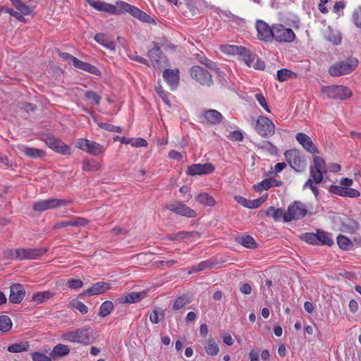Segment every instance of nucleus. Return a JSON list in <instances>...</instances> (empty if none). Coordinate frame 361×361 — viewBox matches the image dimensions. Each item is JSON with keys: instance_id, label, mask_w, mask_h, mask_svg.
<instances>
[{"instance_id": "obj_61", "label": "nucleus", "mask_w": 361, "mask_h": 361, "mask_svg": "<svg viewBox=\"0 0 361 361\" xmlns=\"http://www.w3.org/2000/svg\"><path fill=\"white\" fill-rule=\"evenodd\" d=\"M304 238L307 243L312 245H318V237L317 233H306Z\"/></svg>"}, {"instance_id": "obj_6", "label": "nucleus", "mask_w": 361, "mask_h": 361, "mask_svg": "<svg viewBox=\"0 0 361 361\" xmlns=\"http://www.w3.org/2000/svg\"><path fill=\"white\" fill-rule=\"evenodd\" d=\"M75 147L95 157L102 155L106 151V147L104 145L86 138L77 139Z\"/></svg>"}, {"instance_id": "obj_41", "label": "nucleus", "mask_w": 361, "mask_h": 361, "mask_svg": "<svg viewBox=\"0 0 361 361\" xmlns=\"http://www.w3.org/2000/svg\"><path fill=\"white\" fill-rule=\"evenodd\" d=\"M337 244L342 250H348L353 247L350 239L345 235H339L337 237Z\"/></svg>"}, {"instance_id": "obj_52", "label": "nucleus", "mask_w": 361, "mask_h": 361, "mask_svg": "<svg viewBox=\"0 0 361 361\" xmlns=\"http://www.w3.org/2000/svg\"><path fill=\"white\" fill-rule=\"evenodd\" d=\"M32 361H52L51 355L47 356L41 352H33L30 353Z\"/></svg>"}, {"instance_id": "obj_40", "label": "nucleus", "mask_w": 361, "mask_h": 361, "mask_svg": "<svg viewBox=\"0 0 361 361\" xmlns=\"http://www.w3.org/2000/svg\"><path fill=\"white\" fill-rule=\"evenodd\" d=\"M12 327V322L11 318L7 315L0 316V331L6 333Z\"/></svg>"}, {"instance_id": "obj_31", "label": "nucleus", "mask_w": 361, "mask_h": 361, "mask_svg": "<svg viewBox=\"0 0 361 361\" xmlns=\"http://www.w3.org/2000/svg\"><path fill=\"white\" fill-rule=\"evenodd\" d=\"M70 353V348L63 344H57L55 345L50 353V355L52 359H55L58 357H63L65 355H67Z\"/></svg>"}, {"instance_id": "obj_59", "label": "nucleus", "mask_w": 361, "mask_h": 361, "mask_svg": "<svg viewBox=\"0 0 361 361\" xmlns=\"http://www.w3.org/2000/svg\"><path fill=\"white\" fill-rule=\"evenodd\" d=\"M267 194L264 196H262L257 199L250 200V209H256L258 208L261 204H262L267 199Z\"/></svg>"}, {"instance_id": "obj_35", "label": "nucleus", "mask_w": 361, "mask_h": 361, "mask_svg": "<svg viewBox=\"0 0 361 361\" xmlns=\"http://www.w3.org/2000/svg\"><path fill=\"white\" fill-rule=\"evenodd\" d=\"M192 298L189 295H182L179 296L176 300L175 301L173 305V310H178L183 307H185L186 305L191 302Z\"/></svg>"}, {"instance_id": "obj_60", "label": "nucleus", "mask_w": 361, "mask_h": 361, "mask_svg": "<svg viewBox=\"0 0 361 361\" xmlns=\"http://www.w3.org/2000/svg\"><path fill=\"white\" fill-rule=\"evenodd\" d=\"M4 257L9 259L19 260L18 257V249H8L4 252Z\"/></svg>"}, {"instance_id": "obj_49", "label": "nucleus", "mask_w": 361, "mask_h": 361, "mask_svg": "<svg viewBox=\"0 0 361 361\" xmlns=\"http://www.w3.org/2000/svg\"><path fill=\"white\" fill-rule=\"evenodd\" d=\"M352 20L357 27L361 29V6L357 7L353 12Z\"/></svg>"}, {"instance_id": "obj_54", "label": "nucleus", "mask_w": 361, "mask_h": 361, "mask_svg": "<svg viewBox=\"0 0 361 361\" xmlns=\"http://www.w3.org/2000/svg\"><path fill=\"white\" fill-rule=\"evenodd\" d=\"M5 12L9 13L11 16H13L23 23H27V19L19 11H16L13 8L6 7V8H5Z\"/></svg>"}, {"instance_id": "obj_27", "label": "nucleus", "mask_w": 361, "mask_h": 361, "mask_svg": "<svg viewBox=\"0 0 361 361\" xmlns=\"http://www.w3.org/2000/svg\"><path fill=\"white\" fill-rule=\"evenodd\" d=\"M94 39L100 45L104 47L105 48L115 51L116 50V44L114 42L110 40L105 34L103 33H97L94 35Z\"/></svg>"}, {"instance_id": "obj_64", "label": "nucleus", "mask_w": 361, "mask_h": 361, "mask_svg": "<svg viewBox=\"0 0 361 361\" xmlns=\"http://www.w3.org/2000/svg\"><path fill=\"white\" fill-rule=\"evenodd\" d=\"M59 55L61 59H63L64 61H69L70 63L73 66L74 60L76 59V57L73 56L71 54L66 53V52H59Z\"/></svg>"}, {"instance_id": "obj_45", "label": "nucleus", "mask_w": 361, "mask_h": 361, "mask_svg": "<svg viewBox=\"0 0 361 361\" xmlns=\"http://www.w3.org/2000/svg\"><path fill=\"white\" fill-rule=\"evenodd\" d=\"M221 50L228 54H240V52L243 50V47L226 44L221 46Z\"/></svg>"}, {"instance_id": "obj_56", "label": "nucleus", "mask_w": 361, "mask_h": 361, "mask_svg": "<svg viewBox=\"0 0 361 361\" xmlns=\"http://www.w3.org/2000/svg\"><path fill=\"white\" fill-rule=\"evenodd\" d=\"M9 288L10 293H26V291H29L20 283H13Z\"/></svg>"}, {"instance_id": "obj_17", "label": "nucleus", "mask_w": 361, "mask_h": 361, "mask_svg": "<svg viewBox=\"0 0 361 361\" xmlns=\"http://www.w3.org/2000/svg\"><path fill=\"white\" fill-rule=\"evenodd\" d=\"M214 169V166L211 163L195 164L188 167L186 173L188 176L207 175L213 173Z\"/></svg>"}, {"instance_id": "obj_57", "label": "nucleus", "mask_w": 361, "mask_h": 361, "mask_svg": "<svg viewBox=\"0 0 361 361\" xmlns=\"http://www.w3.org/2000/svg\"><path fill=\"white\" fill-rule=\"evenodd\" d=\"M85 96L87 99L92 100L97 105L100 104L102 97L94 91H87L85 92Z\"/></svg>"}, {"instance_id": "obj_34", "label": "nucleus", "mask_w": 361, "mask_h": 361, "mask_svg": "<svg viewBox=\"0 0 361 361\" xmlns=\"http://www.w3.org/2000/svg\"><path fill=\"white\" fill-rule=\"evenodd\" d=\"M297 77V73L287 68H282L277 71V79L280 82H284L290 78L295 79Z\"/></svg>"}, {"instance_id": "obj_47", "label": "nucleus", "mask_w": 361, "mask_h": 361, "mask_svg": "<svg viewBox=\"0 0 361 361\" xmlns=\"http://www.w3.org/2000/svg\"><path fill=\"white\" fill-rule=\"evenodd\" d=\"M161 51L160 47L158 46V43L155 44V46L149 50L148 56L152 61H154L155 62H159L161 56Z\"/></svg>"}, {"instance_id": "obj_15", "label": "nucleus", "mask_w": 361, "mask_h": 361, "mask_svg": "<svg viewBox=\"0 0 361 361\" xmlns=\"http://www.w3.org/2000/svg\"><path fill=\"white\" fill-rule=\"evenodd\" d=\"M45 143L50 149L55 152L59 153L63 155H71V147L65 144L62 140L56 138L54 136H47L45 140Z\"/></svg>"}, {"instance_id": "obj_36", "label": "nucleus", "mask_w": 361, "mask_h": 361, "mask_svg": "<svg viewBox=\"0 0 361 361\" xmlns=\"http://www.w3.org/2000/svg\"><path fill=\"white\" fill-rule=\"evenodd\" d=\"M285 212L281 208H275L274 207H269L265 211V215L267 216L272 217L274 221H279L281 217L283 218V214Z\"/></svg>"}, {"instance_id": "obj_9", "label": "nucleus", "mask_w": 361, "mask_h": 361, "mask_svg": "<svg viewBox=\"0 0 361 361\" xmlns=\"http://www.w3.org/2000/svg\"><path fill=\"white\" fill-rule=\"evenodd\" d=\"M255 129L257 134L264 137H270L275 133V126L269 118L259 116L255 123Z\"/></svg>"}, {"instance_id": "obj_44", "label": "nucleus", "mask_w": 361, "mask_h": 361, "mask_svg": "<svg viewBox=\"0 0 361 361\" xmlns=\"http://www.w3.org/2000/svg\"><path fill=\"white\" fill-rule=\"evenodd\" d=\"M28 348V343H13L8 346V351L10 353H21L27 351Z\"/></svg>"}, {"instance_id": "obj_5", "label": "nucleus", "mask_w": 361, "mask_h": 361, "mask_svg": "<svg viewBox=\"0 0 361 361\" xmlns=\"http://www.w3.org/2000/svg\"><path fill=\"white\" fill-rule=\"evenodd\" d=\"M72 202L71 199L49 198L35 202L32 208L35 212H43L48 209L68 206Z\"/></svg>"}, {"instance_id": "obj_33", "label": "nucleus", "mask_w": 361, "mask_h": 361, "mask_svg": "<svg viewBox=\"0 0 361 361\" xmlns=\"http://www.w3.org/2000/svg\"><path fill=\"white\" fill-rule=\"evenodd\" d=\"M195 200L206 207H213L216 204L215 199L207 192H202L195 197Z\"/></svg>"}, {"instance_id": "obj_1", "label": "nucleus", "mask_w": 361, "mask_h": 361, "mask_svg": "<svg viewBox=\"0 0 361 361\" xmlns=\"http://www.w3.org/2000/svg\"><path fill=\"white\" fill-rule=\"evenodd\" d=\"M85 1L93 8L98 11H102L111 15L116 16L129 13L130 15L138 19L142 23H146L149 24L155 23V20L149 15L142 11L139 8L123 1H116L115 4H111L102 1Z\"/></svg>"}, {"instance_id": "obj_20", "label": "nucleus", "mask_w": 361, "mask_h": 361, "mask_svg": "<svg viewBox=\"0 0 361 361\" xmlns=\"http://www.w3.org/2000/svg\"><path fill=\"white\" fill-rule=\"evenodd\" d=\"M163 78L170 87L171 90H175L179 83L180 75L178 68L165 69L163 72Z\"/></svg>"}, {"instance_id": "obj_25", "label": "nucleus", "mask_w": 361, "mask_h": 361, "mask_svg": "<svg viewBox=\"0 0 361 361\" xmlns=\"http://www.w3.org/2000/svg\"><path fill=\"white\" fill-rule=\"evenodd\" d=\"M200 237V234L197 231H179L175 233L167 235L165 238L172 241H180L181 240L190 238Z\"/></svg>"}, {"instance_id": "obj_4", "label": "nucleus", "mask_w": 361, "mask_h": 361, "mask_svg": "<svg viewBox=\"0 0 361 361\" xmlns=\"http://www.w3.org/2000/svg\"><path fill=\"white\" fill-rule=\"evenodd\" d=\"M322 92L329 99L335 100H345L352 97V91L343 85H330L323 87Z\"/></svg>"}, {"instance_id": "obj_29", "label": "nucleus", "mask_w": 361, "mask_h": 361, "mask_svg": "<svg viewBox=\"0 0 361 361\" xmlns=\"http://www.w3.org/2000/svg\"><path fill=\"white\" fill-rule=\"evenodd\" d=\"M326 40L332 43L334 45H338L341 43V35L338 30H334L329 27L325 34Z\"/></svg>"}, {"instance_id": "obj_37", "label": "nucleus", "mask_w": 361, "mask_h": 361, "mask_svg": "<svg viewBox=\"0 0 361 361\" xmlns=\"http://www.w3.org/2000/svg\"><path fill=\"white\" fill-rule=\"evenodd\" d=\"M243 57V61L248 67H251V64L257 59V55L243 47V50L240 54Z\"/></svg>"}, {"instance_id": "obj_53", "label": "nucleus", "mask_w": 361, "mask_h": 361, "mask_svg": "<svg viewBox=\"0 0 361 361\" xmlns=\"http://www.w3.org/2000/svg\"><path fill=\"white\" fill-rule=\"evenodd\" d=\"M70 305L73 307L78 310L82 314H86L88 312L87 307L83 304L82 302L77 300H73Z\"/></svg>"}, {"instance_id": "obj_21", "label": "nucleus", "mask_w": 361, "mask_h": 361, "mask_svg": "<svg viewBox=\"0 0 361 361\" xmlns=\"http://www.w3.org/2000/svg\"><path fill=\"white\" fill-rule=\"evenodd\" d=\"M88 223V220L80 216H74L68 221H60L56 222L54 226V229H60L68 226L80 227L85 226Z\"/></svg>"}, {"instance_id": "obj_55", "label": "nucleus", "mask_w": 361, "mask_h": 361, "mask_svg": "<svg viewBox=\"0 0 361 361\" xmlns=\"http://www.w3.org/2000/svg\"><path fill=\"white\" fill-rule=\"evenodd\" d=\"M196 59L199 61L200 63L206 66L209 68H214L215 67V64L213 61L207 59L205 56H201L199 54H195Z\"/></svg>"}, {"instance_id": "obj_11", "label": "nucleus", "mask_w": 361, "mask_h": 361, "mask_svg": "<svg viewBox=\"0 0 361 361\" xmlns=\"http://www.w3.org/2000/svg\"><path fill=\"white\" fill-rule=\"evenodd\" d=\"M257 38L265 43H271L274 41V24L269 26L262 20H257L255 23Z\"/></svg>"}, {"instance_id": "obj_24", "label": "nucleus", "mask_w": 361, "mask_h": 361, "mask_svg": "<svg viewBox=\"0 0 361 361\" xmlns=\"http://www.w3.org/2000/svg\"><path fill=\"white\" fill-rule=\"evenodd\" d=\"M73 66L96 75H99L101 74L100 71L96 66L89 63L80 61L77 58L74 60Z\"/></svg>"}, {"instance_id": "obj_46", "label": "nucleus", "mask_w": 361, "mask_h": 361, "mask_svg": "<svg viewBox=\"0 0 361 361\" xmlns=\"http://www.w3.org/2000/svg\"><path fill=\"white\" fill-rule=\"evenodd\" d=\"M143 295H125L118 299L121 303H135L141 300Z\"/></svg>"}, {"instance_id": "obj_50", "label": "nucleus", "mask_w": 361, "mask_h": 361, "mask_svg": "<svg viewBox=\"0 0 361 361\" xmlns=\"http://www.w3.org/2000/svg\"><path fill=\"white\" fill-rule=\"evenodd\" d=\"M65 285L71 290H77L82 286L83 283L80 279H68Z\"/></svg>"}, {"instance_id": "obj_10", "label": "nucleus", "mask_w": 361, "mask_h": 361, "mask_svg": "<svg viewBox=\"0 0 361 361\" xmlns=\"http://www.w3.org/2000/svg\"><path fill=\"white\" fill-rule=\"evenodd\" d=\"M295 39L294 31L282 24H274V40L279 43H290Z\"/></svg>"}, {"instance_id": "obj_51", "label": "nucleus", "mask_w": 361, "mask_h": 361, "mask_svg": "<svg viewBox=\"0 0 361 361\" xmlns=\"http://www.w3.org/2000/svg\"><path fill=\"white\" fill-rule=\"evenodd\" d=\"M98 126L99 128H101L102 129H104L105 130L110 131V132L121 133L123 131V129L121 127L113 126L111 124H109L106 123H99Z\"/></svg>"}, {"instance_id": "obj_23", "label": "nucleus", "mask_w": 361, "mask_h": 361, "mask_svg": "<svg viewBox=\"0 0 361 361\" xmlns=\"http://www.w3.org/2000/svg\"><path fill=\"white\" fill-rule=\"evenodd\" d=\"M282 185L281 180H278L274 178H266L261 182L257 183L253 185V189L256 192H262L267 190L272 187H278Z\"/></svg>"}, {"instance_id": "obj_13", "label": "nucleus", "mask_w": 361, "mask_h": 361, "mask_svg": "<svg viewBox=\"0 0 361 361\" xmlns=\"http://www.w3.org/2000/svg\"><path fill=\"white\" fill-rule=\"evenodd\" d=\"M190 75L202 85L209 87L213 83L210 73L199 66H192L190 69Z\"/></svg>"}, {"instance_id": "obj_7", "label": "nucleus", "mask_w": 361, "mask_h": 361, "mask_svg": "<svg viewBox=\"0 0 361 361\" xmlns=\"http://www.w3.org/2000/svg\"><path fill=\"white\" fill-rule=\"evenodd\" d=\"M307 209L305 205L299 201H295L290 204L286 212L283 214V221L289 222L305 217L307 215Z\"/></svg>"}, {"instance_id": "obj_28", "label": "nucleus", "mask_w": 361, "mask_h": 361, "mask_svg": "<svg viewBox=\"0 0 361 361\" xmlns=\"http://www.w3.org/2000/svg\"><path fill=\"white\" fill-rule=\"evenodd\" d=\"M111 285L108 282L99 281L86 290L85 293H104L111 290Z\"/></svg>"}, {"instance_id": "obj_30", "label": "nucleus", "mask_w": 361, "mask_h": 361, "mask_svg": "<svg viewBox=\"0 0 361 361\" xmlns=\"http://www.w3.org/2000/svg\"><path fill=\"white\" fill-rule=\"evenodd\" d=\"M204 118L211 124H219L222 121L221 114L214 109L207 110L204 114Z\"/></svg>"}, {"instance_id": "obj_12", "label": "nucleus", "mask_w": 361, "mask_h": 361, "mask_svg": "<svg viewBox=\"0 0 361 361\" xmlns=\"http://www.w3.org/2000/svg\"><path fill=\"white\" fill-rule=\"evenodd\" d=\"M314 165L310 167V175L316 183L322 181L324 175L326 173L327 169L324 160L316 154L313 155Z\"/></svg>"}, {"instance_id": "obj_42", "label": "nucleus", "mask_w": 361, "mask_h": 361, "mask_svg": "<svg viewBox=\"0 0 361 361\" xmlns=\"http://www.w3.org/2000/svg\"><path fill=\"white\" fill-rule=\"evenodd\" d=\"M114 305L112 302L106 300L104 302L99 309V315L102 317H105L109 315L113 310Z\"/></svg>"}, {"instance_id": "obj_3", "label": "nucleus", "mask_w": 361, "mask_h": 361, "mask_svg": "<svg viewBox=\"0 0 361 361\" xmlns=\"http://www.w3.org/2000/svg\"><path fill=\"white\" fill-rule=\"evenodd\" d=\"M359 61L355 57H349L342 61H337L329 68L331 76L338 77L352 73L358 66Z\"/></svg>"}, {"instance_id": "obj_16", "label": "nucleus", "mask_w": 361, "mask_h": 361, "mask_svg": "<svg viewBox=\"0 0 361 361\" xmlns=\"http://www.w3.org/2000/svg\"><path fill=\"white\" fill-rule=\"evenodd\" d=\"M47 251L46 247L19 248L18 249V257L19 260L37 259L45 255Z\"/></svg>"}, {"instance_id": "obj_39", "label": "nucleus", "mask_w": 361, "mask_h": 361, "mask_svg": "<svg viewBox=\"0 0 361 361\" xmlns=\"http://www.w3.org/2000/svg\"><path fill=\"white\" fill-rule=\"evenodd\" d=\"M317 235L318 237V245H327L329 246L333 245L334 242L328 233L319 230L317 231Z\"/></svg>"}, {"instance_id": "obj_26", "label": "nucleus", "mask_w": 361, "mask_h": 361, "mask_svg": "<svg viewBox=\"0 0 361 361\" xmlns=\"http://www.w3.org/2000/svg\"><path fill=\"white\" fill-rule=\"evenodd\" d=\"M101 168V164L94 159L85 158L82 161V170L84 172L97 171Z\"/></svg>"}, {"instance_id": "obj_63", "label": "nucleus", "mask_w": 361, "mask_h": 361, "mask_svg": "<svg viewBox=\"0 0 361 361\" xmlns=\"http://www.w3.org/2000/svg\"><path fill=\"white\" fill-rule=\"evenodd\" d=\"M251 67L256 70L263 71L265 68L264 61L257 56V59L251 64Z\"/></svg>"}, {"instance_id": "obj_14", "label": "nucleus", "mask_w": 361, "mask_h": 361, "mask_svg": "<svg viewBox=\"0 0 361 361\" xmlns=\"http://www.w3.org/2000/svg\"><path fill=\"white\" fill-rule=\"evenodd\" d=\"M166 209L180 216L188 218H195L197 212L180 201H172L166 205Z\"/></svg>"}, {"instance_id": "obj_18", "label": "nucleus", "mask_w": 361, "mask_h": 361, "mask_svg": "<svg viewBox=\"0 0 361 361\" xmlns=\"http://www.w3.org/2000/svg\"><path fill=\"white\" fill-rule=\"evenodd\" d=\"M298 142L302 145L304 149L312 155L319 154V150L310 137L303 133H298L295 135Z\"/></svg>"}, {"instance_id": "obj_22", "label": "nucleus", "mask_w": 361, "mask_h": 361, "mask_svg": "<svg viewBox=\"0 0 361 361\" xmlns=\"http://www.w3.org/2000/svg\"><path fill=\"white\" fill-rule=\"evenodd\" d=\"M16 150L18 152L23 153L25 155L33 159L44 157L45 154V152L42 149L30 147L23 145H17Z\"/></svg>"}, {"instance_id": "obj_8", "label": "nucleus", "mask_w": 361, "mask_h": 361, "mask_svg": "<svg viewBox=\"0 0 361 361\" xmlns=\"http://www.w3.org/2000/svg\"><path fill=\"white\" fill-rule=\"evenodd\" d=\"M285 159L288 165L296 172H302L305 167V161L298 149H291L284 152Z\"/></svg>"}, {"instance_id": "obj_19", "label": "nucleus", "mask_w": 361, "mask_h": 361, "mask_svg": "<svg viewBox=\"0 0 361 361\" xmlns=\"http://www.w3.org/2000/svg\"><path fill=\"white\" fill-rule=\"evenodd\" d=\"M329 191L336 195L343 197H358L360 195L357 190L351 188H345L341 185H331L329 188Z\"/></svg>"}, {"instance_id": "obj_62", "label": "nucleus", "mask_w": 361, "mask_h": 361, "mask_svg": "<svg viewBox=\"0 0 361 361\" xmlns=\"http://www.w3.org/2000/svg\"><path fill=\"white\" fill-rule=\"evenodd\" d=\"M234 200L243 207L250 209V200L240 195L235 196Z\"/></svg>"}, {"instance_id": "obj_48", "label": "nucleus", "mask_w": 361, "mask_h": 361, "mask_svg": "<svg viewBox=\"0 0 361 361\" xmlns=\"http://www.w3.org/2000/svg\"><path fill=\"white\" fill-rule=\"evenodd\" d=\"M205 350L211 355H217L219 350L218 344L212 339L208 341L207 345H205Z\"/></svg>"}, {"instance_id": "obj_43", "label": "nucleus", "mask_w": 361, "mask_h": 361, "mask_svg": "<svg viewBox=\"0 0 361 361\" xmlns=\"http://www.w3.org/2000/svg\"><path fill=\"white\" fill-rule=\"evenodd\" d=\"M53 295H27L26 300L35 302V304H40L50 299Z\"/></svg>"}, {"instance_id": "obj_2", "label": "nucleus", "mask_w": 361, "mask_h": 361, "mask_svg": "<svg viewBox=\"0 0 361 361\" xmlns=\"http://www.w3.org/2000/svg\"><path fill=\"white\" fill-rule=\"evenodd\" d=\"M61 339L65 341L79 343L90 345L94 343L95 337L90 328L82 327L75 331H68L61 335Z\"/></svg>"}, {"instance_id": "obj_38", "label": "nucleus", "mask_w": 361, "mask_h": 361, "mask_svg": "<svg viewBox=\"0 0 361 361\" xmlns=\"http://www.w3.org/2000/svg\"><path fill=\"white\" fill-rule=\"evenodd\" d=\"M212 264L211 262H209V261H203L196 265H194V266H192L191 267H190L188 269V274H192L197 273L200 271H203L206 269L212 268Z\"/></svg>"}, {"instance_id": "obj_32", "label": "nucleus", "mask_w": 361, "mask_h": 361, "mask_svg": "<svg viewBox=\"0 0 361 361\" xmlns=\"http://www.w3.org/2000/svg\"><path fill=\"white\" fill-rule=\"evenodd\" d=\"M238 243L243 247L249 249H255L257 247V243L255 240L249 235H244L236 239Z\"/></svg>"}, {"instance_id": "obj_58", "label": "nucleus", "mask_w": 361, "mask_h": 361, "mask_svg": "<svg viewBox=\"0 0 361 361\" xmlns=\"http://www.w3.org/2000/svg\"><path fill=\"white\" fill-rule=\"evenodd\" d=\"M255 98L257 99V101L258 102V103L259 104V105L268 113H270L271 111L269 109V107L267 104V100L265 99V97H264V95L262 94H257L255 95Z\"/></svg>"}]
</instances>
